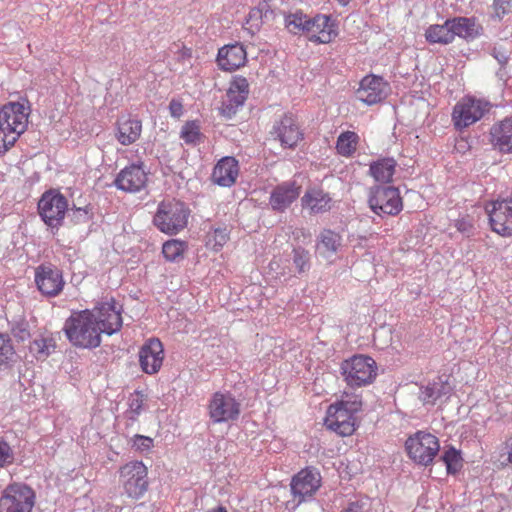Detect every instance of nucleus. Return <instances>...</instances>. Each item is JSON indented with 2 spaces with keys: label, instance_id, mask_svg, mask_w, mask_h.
<instances>
[{
  "label": "nucleus",
  "instance_id": "9",
  "mask_svg": "<svg viewBox=\"0 0 512 512\" xmlns=\"http://www.w3.org/2000/svg\"><path fill=\"white\" fill-rule=\"evenodd\" d=\"M67 209L66 197L56 190L44 192L38 201L39 216L52 230H58L62 226Z\"/></svg>",
  "mask_w": 512,
  "mask_h": 512
},
{
  "label": "nucleus",
  "instance_id": "31",
  "mask_svg": "<svg viewBox=\"0 0 512 512\" xmlns=\"http://www.w3.org/2000/svg\"><path fill=\"white\" fill-rule=\"evenodd\" d=\"M342 246V236L340 233L323 229L316 239V250L324 257L336 254Z\"/></svg>",
  "mask_w": 512,
  "mask_h": 512
},
{
  "label": "nucleus",
  "instance_id": "43",
  "mask_svg": "<svg viewBox=\"0 0 512 512\" xmlns=\"http://www.w3.org/2000/svg\"><path fill=\"white\" fill-rule=\"evenodd\" d=\"M229 230L226 226L214 228L207 235V246L215 251H219L229 240Z\"/></svg>",
  "mask_w": 512,
  "mask_h": 512
},
{
  "label": "nucleus",
  "instance_id": "46",
  "mask_svg": "<svg viewBox=\"0 0 512 512\" xmlns=\"http://www.w3.org/2000/svg\"><path fill=\"white\" fill-rule=\"evenodd\" d=\"M131 443L132 449L140 453H147L154 446L152 438L140 434L134 435Z\"/></svg>",
  "mask_w": 512,
  "mask_h": 512
},
{
  "label": "nucleus",
  "instance_id": "17",
  "mask_svg": "<svg viewBox=\"0 0 512 512\" xmlns=\"http://www.w3.org/2000/svg\"><path fill=\"white\" fill-rule=\"evenodd\" d=\"M164 361V347L158 338L147 339L139 350L141 370L148 375L158 373Z\"/></svg>",
  "mask_w": 512,
  "mask_h": 512
},
{
  "label": "nucleus",
  "instance_id": "26",
  "mask_svg": "<svg viewBox=\"0 0 512 512\" xmlns=\"http://www.w3.org/2000/svg\"><path fill=\"white\" fill-rule=\"evenodd\" d=\"M490 141L501 153H512V116L506 117L491 127Z\"/></svg>",
  "mask_w": 512,
  "mask_h": 512
},
{
  "label": "nucleus",
  "instance_id": "18",
  "mask_svg": "<svg viewBox=\"0 0 512 512\" xmlns=\"http://www.w3.org/2000/svg\"><path fill=\"white\" fill-rule=\"evenodd\" d=\"M147 172L142 163H133L124 167L116 176L114 185L117 189L136 193L141 191L147 183Z\"/></svg>",
  "mask_w": 512,
  "mask_h": 512
},
{
  "label": "nucleus",
  "instance_id": "33",
  "mask_svg": "<svg viewBox=\"0 0 512 512\" xmlns=\"http://www.w3.org/2000/svg\"><path fill=\"white\" fill-rule=\"evenodd\" d=\"M426 41L430 44L447 45L453 42V36L450 26L447 25V20L444 24L430 25L425 31Z\"/></svg>",
  "mask_w": 512,
  "mask_h": 512
},
{
  "label": "nucleus",
  "instance_id": "8",
  "mask_svg": "<svg viewBox=\"0 0 512 512\" xmlns=\"http://www.w3.org/2000/svg\"><path fill=\"white\" fill-rule=\"evenodd\" d=\"M35 500V492L30 486L11 483L1 493L0 512H32Z\"/></svg>",
  "mask_w": 512,
  "mask_h": 512
},
{
  "label": "nucleus",
  "instance_id": "55",
  "mask_svg": "<svg viewBox=\"0 0 512 512\" xmlns=\"http://www.w3.org/2000/svg\"><path fill=\"white\" fill-rule=\"evenodd\" d=\"M206 512H228V510L224 506L219 505L217 507L208 509Z\"/></svg>",
  "mask_w": 512,
  "mask_h": 512
},
{
  "label": "nucleus",
  "instance_id": "15",
  "mask_svg": "<svg viewBox=\"0 0 512 512\" xmlns=\"http://www.w3.org/2000/svg\"><path fill=\"white\" fill-rule=\"evenodd\" d=\"M485 210L495 233L503 237L512 236V199L492 201L486 205Z\"/></svg>",
  "mask_w": 512,
  "mask_h": 512
},
{
  "label": "nucleus",
  "instance_id": "47",
  "mask_svg": "<svg viewBox=\"0 0 512 512\" xmlns=\"http://www.w3.org/2000/svg\"><path fill=\"white\" fill-rule=\"evenodd\" d=\"M14 461V452L9 443L0 434V468L11 465Z\"/></svg>",
  "mask_w": 512,
  "mask_h": 512
},
{
  "label": "nucleus",
  "instance_id": "7",
  "mask_svg": "<svg viewBox=\"0 0 512 512\" xmlns=\"http://www.w3.org/2000/svg\"><path fill=\"white\" fill-rule=\"evenodd\" d=\"M119 481L124 493L129 498L138 500L148 490V469L142 461H130L120 467Z\"/></svg>",
  "mask_w": 512,
  "mask_h": 512
},
{
  "label": "nucleus",
  "instance_id": "27",
  "mask_svg": "<svg viewBox=\"0 0 512 512\" xmlns=\"http://www.w3.org/2000/svg\"><path fill=\"white\" fill-rule=\"evenodd\" d=\"M56 347V340L52 333L45 331L33 336L29 343L28 350L36 360L43 361L55 351Z\"/></svg>",
  "mask_w": 512,
  "mask_h": 512
},
{
  "label": "nucleus",
  "instance_id": "39",
  "mask_svg": "<svg viewBox=\"0 0 512 512\" xmlns=\"http://www.w3.org/2000/svg\"><path fill=\"white\" fill-rule=\"evenodd\" d=\"M16 351L10 336L0 333V367H9L15 361Z\"/></svg>",
  "mask_w": 512,
  "mask_h": 512
},
{
  "label": "nucleus",
  "instance_id": "44",
  "mask_svg": "<svg viewBox=\"0 0 512 512\" xmlns=\"http://www.w3.org/2000/svg\"><path fill=\"white\" fill-rule=\"evenodd\" d=\"M310 253L305 248L298 246L292 250L293 264L299 274L307 272L311 267Z\"/></svg>",
  "mask_w": 512,
  "mask_h": 512
},
{
  "label": "nucleus",
  "instance_id": "41",
  "mask_svg": "<svg viewBox=\"0 0 512 512\" xmlns=\"http://www.w3.org/2000/svg\"><path fill=\"white\" fill-rule=\"evenodd\" d=\"M11 334L17 342H24L31 338L30 324L24 317H16L9 321Z\"/></svg>",
  "mask_w": 512,
  "mask_h": 512
},
{
  "label": "nucleus",
  "instance_id": "45",
  "mask_svg": "<svg viewBox=\"0 0 512 512\" xmlns=\"http://www.w3.org/2000/svg\"><path fill=\"white\" fill-rule=\"evenodd\" d=\"M491 8V19L500 22L511 12L512 0H493Z\"/></svg>",
  "mask_w": 512,
  "mask_h": 512
},
{
  "label": "nucleus",
  "instance_id": "22",
  "mask_svg": "<svg viewBox=\"0 0 512 512\" xmlns=\"http://www.w3.org/2000/svg\"><path fill=\"white\" fill-rule=\"evenodd\" d=\"M301 187L296 181H285L276 185L270 193L269 205L273 211L284 212L297 200Z\"/></svg>",
  "mask_w": 512,
  "mask_h": 512
},
{
  "label": "nucleus",
  "instance_id": "4",
  "mask_svg": "<svg viewBox=\"0 0 512 512\" xmlns=\"http://www.w3.org/2000/svg\"><path fill=\"white\" fill-rule=\"evenodd\" d=\"M190 209L179 200H163L153 216L154 226L162 233L176 235L188 225Z\"/></svg>",
  "mask_w": 512,
  "mask_h": 512
},
{
  "label": "nucleus",
  "instance_id": "40",
  "mask_svg": "<svg viewBox=\"0 0 512 512\" xmlns=\"http://www.w3.org/2000/svg\"><path fill=\"white\" fill-rule=\"evenodd\" d=\"M445 385L438 382L429 383L420 389V400L424 404H435L445 394Z\"/></svg>",
  "mask_w": 512,
  "mask_h": 512
},
{
  "label": "nucleus",
  "instance_id": "5",
  "mask_svg": "<svg viewBox=\"0 0 512 512\" xmlns=\"http://www.w3.org/2000/svg\"><path fill=\"white\" fill-rule=\"evenodd\" d=\"M340 372L349 387L360 388L374 382L378 366L372 357L356 354L341 363Z\"/></svg>",
  "mask_w": 512,
  "mask_h": 512
},
{
  "label": "nucleus",
  "instance_id": "12",
  "mask_svg": "<svg viewBox=\"0 0 512 512\" xmlns=\"http://www.w3.org/2000/svg\"><path fill=\"white\" fill-rule=\"evenodd\" d=\"M321 484V474L315 467H305L295 474L292 477L290 487L293 497L298 501L293 508L297 507L302 502L313 499L314 495L321 487Z\"/></svg>",
  "mask_w": 512,
  "mask_h": 512
},
{
  "label": "nucleus",
  "instance_id": "38",
  "mask_svg": "<svg viewBox=\"0 0 512 512\" xmlns=\"http://www.w3.org/2000/svg\"><path fill=\"white\" fill-rule=\"evenodd\" d=\"M187 250V243L178 239L168 240L163 244L162 253L167 261L178 262Z\"/></svg>",
  "mask_w": 512,
  "mask_h": 512
},
{
  "label": "nucleus",
  "instance_id": "51",
  "mask_svg": "<svg viewBox=\"0 0 512 512\" xmlns=\"http://www.w3.org/2000/svg\"><path fill=\"white\" fill-rule=\"evenodd\" d=\"M455 227L459 232L466 236H470L474 230L472 222L467 218H461L456 220Z\"/></svg>",
  "mask_w": 512,
  "mask_h": 512
},
{
  "label": "nucleus",
  "instance_id": "32",
  "mask_svg": "<svg viewBox=\"0 0 512 512\" xmlns=\"http://www.w3.org/2000/svg\"><path fill=\"white\" fill-rule=\"evenodd\" d=\"M309 16L301 10L284 14V26L293 35L306 34Z\"/></svg>",
  "mask_w": 512,
  "mask_h": 512
},
{
  "label": "nucleus",
  "instance_id": "11",
  "mask_svg": "<svg viewBox=\"0 0 512 512\" xmlns=\"http://www.w3.org/2000/svg\"><path fill=\"white\" fill-rule=\"evenodd\" d=\"M371 210L379 215H398L403 209L398 188L393 186H375L371 189L369 200Z\"/></svg>",
  "mask_w": 512,
  "mask_h": 512
},
{
  "label": "nucleus",
  "instance_id": "13",
  "mask_svg": "<svg viewBox=\"0 0 512 512\" xmlns=\"http://www.w3.org/2000/svg\"><path fill=\"white\" fill-rule=\"evenodd\" d=\"M269 134L273 140L280 143L283 149L294 150L304 139L303 131L296 118L290 113L284 114L279 120H276Z\"/></svg>",
  "mask_w": 512,
  "mask_h": 512
},
{
  "label": "nucleus",
  "instance_id": "3",
  "mask_svg": "<svg viewBox=\"0 0 512 512\" xmlns=\"http://www.w3.org/2000/svg\"><path fill=\"white\" fill-rule=\"evenodd\" d=\"M30 107L20 102H8L0 109V155L17 142L28 127Z\"/></svg>",
  "mask_w": 512,
  "mask_h": 512
},
{
  "label": "nucleus",
  "instance_id": "29",
  "mask_svg": "<svg viewBox=\"0 0 512 512\" xmlns=\"http://www.w3.org/2000/svg\"><path fill=\"white\" fill-rule=\"evenodd\" d=\"M142 131V123L134 118H120L117 123L116 138L124 146L136 142Z\"/></svg>",
  "mask_w": 512,
  "mask_h": 512
},
{
  "label": "nucleus",
  "instance_id": "16",
  "mask_svg": "<svg viewBox=\"0 0 512 512\" xmlns=\"http://www.w3.org/2000/svg\"><path fill=\"white\" fill-rule=\"evenodd\" d=\"M34 280L38 290L46 297L58 296L65 284L62 271L51 264L38 266L35 270Z\"/></svg>",
  "mask_w": 512,
  "mask_h": 512
},
{
  "label": "nucleus",
  "instance_id": "6",
  "mask_svg": "<svg viewBox=\"0 0 512 512\" xmlns=\"http://www.w3.org/2000/svg\"><path fill=\"white\" fill-rule=\"evenodd\" d=\"M408 457L416 464L429 466L440 450L439 439L427 431H417L405 441Z\"/></svg>",
  "mask_w": 512,
  "mask_h": 512
},
{
  "label": "nucleus",
  "instance_id": "25",
  "mask_svg": "<svg viewBox=\"0 0 512 512\" xmlns=\"http://www.w3.org/2000/svg\"><path fill=\"white\" fill-rule=\"evenodd\" d=\"M247 62V52L240 43L226 45L219 49L217 63L221 70L235 71Z\"/></svg>",
  "mask_w": 512,
  "mask_h": 512
},
{
  "label": "nucleus",
  "instance_id": "19",
  "mask_svg": "<svg viewBox=\"0 0 512 512\" xmlns=\"http://www.w3.org/2000/svg\"><path fill=\"white\" fill-rule=\"evenodd\" d=\"M249 94V83L245 77L235 76L226 93V99L222 102L221 113L226 117H232L242 107Z\"/></svg>",
  "mask_w": 512,
  "mask_h": 512
},
{
  "label": "nucleus",
  "instance_id": "10",
  "mask_svg": "<svg viewBox=\"0 0 512 512\" xmlns=\"http://www.w3.org/2000/svg\"><path fill=\"white\" fill-rule=\"evenodd\" d=\"M490 110L488 101L472 96L462 98L453 108L452 122L456 130H463L483 118Z\"/></svg>",
  "mask_w": 512,
  "mask_h": 512
},
{
  "label": "nucleus",
  "instance_id": "20",
  "mask_svg": "<svg viewBox=\"0 0 512 512\" xmlns=\"http://www.w3.org/2000/svg\"><path fill=\"white\" fill-rule=\"evenodd\" d=\"M388 83L381 76L367 75L360 81L357 98L367 105L383 101L388 95Z\"/></svg>",
  "mask_w": 512,
  "mask_h": 512
},
{
  "label": "nucleus",
  "instance_id": "52",
  "mask_svg": "<svg viewBox=\"0 0 512 512\" xmlns=\"http://www.w3.org/2000/svg\"><path fill=\"white\" fill-rule=\"evenodd\" d=\"M169 112L173 118H180L184 113L182 101L180 99L173 98L169 103Z\"/></svg>",
  "mask_w": 512,
  "mask_h": 512
},
{
  "label": "nucleus",
  "instance_id": "35",
  "mask_svg": "<svg viewBox=\"0 0 512 512\" xmlns=\"http://www.w3.org/2000/svg\"><path fill=\"white\" fill-rule=\"evenodd\" d=\"M145 401L146 396L142 391L135 390L131 393L128 397V408L124 412V417L131 423L137 421L141 413L144 411Z\"/></svg>",
  "mask_w": 512,
  "mask_h": 512
},
{
  "label": "nucleus",
  "instance_id": "24",
  "mask_svg": "<svg viewBox=\"0 0 512 512\" xmlns=\"http://www.w3.org/2000/svg\"><path fill=\"white\" fill-rule=\"evenodd\" d=\"M447 25L450 26L453 39L457 36L466 41H472L480 37L484 32L483 26L474 16L450 18L447 19Z\"/></svg>",
  "mask_w": 512,
  "mask_h": 512
},
{
  "label": "nucleus",
  "instance_id": "53",
  "mask_svg": "<svg viewBox=\"0 0 512 512\" xmlns=\"http://www.w3.org/2000/svg\"><path fill=\"white\" fill-rule=\"evenodd\" d=\"M494 59L497 60V62L501 65V66H505L509 60V55L507 54V52L505 50H503L502 48L500 47H496L494 46L492 49H491V53H490Z\"/></svg>",
  "mask_w": 512,
  "mask_h": 512
},
{
  "label": "nucleus",
  "instance_id": "42",
  "mask_svg": "<svg viewBox=\"0 0 512 512\" xmlns=\"http://www.w3.org/2000/svg\"><path fill=\"white\" fill-rule=\"evenodd\" d=\"M442 461L446 465L448 474H456L463 466V459L460 450L450 447L444 451L441 456Z\"/></svg>",
  "mask_w": 512,
  "mask_h": 512
},
{
  "label": "nucleus",
  "instance_id": "37",
  "mask_svg": "<svg viewBox=\"0 0 512 512\" xmlns=\"http://www.w3.org/2000/svg\"><path fill=\"white\" fill-rule=\"evenodd\" d=\"M180 138L185 144L196 146L203 141L204 135L197 121H187L181 128Z\"/></svg>",
  "mask_w": 512,
  "mask_h": 512
},
{
  "label": "nucleus",
  "instance_id": "50",
  "mask_svg": "<svg viewBox=\"0 0 512 512\" xmlns=\"http://www.w3.org/2000/svg\"><path fill=\"white\" fill-rule=\"evenodd\" d=\"M374 235L370 234L369 236L365 235H358L356 237H352L350 240L353 243L354 248L358 249H371L374 247V244L371 243L373 240Z\"/></svg>",
  "mask_w": 512,
  "mask_h": 512
},
{
  "label": "nucleus",
  "instance_id": "28",
  "mask_svg": "<svg viewBox=\"0 0 512 512\" xmlns=\"http://www.w3.org/2000/svg\"><path fill=\"white\" fill-rule=\"evenodd\" d=\"M302 207L311 214H320L330 210L331 197L321 189H308L301 199Z\"/></svg>",
  "mask_w": 512,
  "mask_h": 512
},
{
  "label": "nucleus",
  "instance_id": "14",
  "mask_svg": "<svg viewBox=\"0 0 512 512\" xmlns=\"http://www.w3.org/2000/svg\"><path fill=\"white\" fill-rule=\"evenodd\" d=\"M208 413L215 424L234 421L240 415V403L229 392H215L209 400Z\"/></svg>",
  "mask_w": 512,
  "mask_h": 512
},
{
  "label": "nucleus",
  "instance_id": "54",
  "mask_svg": "<svg viewBox=\"0 0 512 512\" xmlns=\"http://www.w3.org/2000/svg\"><path fill=\"white\" fill-rule=\"evenodd\" d=\"M74 216L80 222H87L92 217V208L88 205L74 210Z\"/></svg>",
  "mask_w": 512,
  "mask_h": 512
},
{
  "label": "nucleus",
  "instance_id": "2",
  "mask_svg": "<svg viewBox=\"0 0 512 512\" xmlns=\"http://www.w3.org/2000/svg\"><path fill=\"white\" fill-rule=\"evenodd\" d=\"M361 409L360 395L344 393L340 400L329 405L324 424L329 430L342 437L350 436L356 430V415Z\"/></svg>",
  "mask_w": 512,
  "mask_h": 512
},
{
  "label": "nucleus",
  "instance_id": "36",
  "mask_svg": "<svg viewBox=\"0 0 512 512\" xmlns=\"http://www.w3.org/2000/svg\"><path fill=\"white\" fill-rule=\"evenodd\" d=\"M268 12L269 9L267 4H260L251 8L246 17L244 29L247 30L251 35H254L259 31L263 23V18L266 17Z\"/></svg>",
  "mask_w": 512,
  "mask_h": 512
},
{
  "label": "nucleus",
  "instance_id": "56",
  "mask_svg": "<svg viewBox=\"0 0 512 512\" xmlns=\"http://www.w3.org/2000/svg\"><path fill=\"white\" fill-rule=\"evenodd\" d=\"M340 5L347 6L350 0H336Z\"/></svg>",
  "mask_w": 512,
  "mask_h": 512
},
{
  "label": "nucleus",
  "instance_id": "1",
  "mask_svg": "<svg viewBox=\"0 0 512 512\" xmlns=\"http://www.w3.org/2000/svg\"><path fill=\"white\" fill-rule=\"evenodd\" d=\"M121 310L113 298L93 309L73 310L62 330L72 346L95 349L101 345V334L112 335L121 329Z\"/></svg>",
  "mask_w": 512,
  "mask_h": 512
},
{
  "label": "nucleus",
  "instance_id": "48",
  "mask_svg": "<svg viewBox=\"0 0 512 512\" xmlns=\"http://www.w3.org/2000/svg\"><path fill=\"white\" fill-rule=\"evenodd\" d=\"M341 512H372L371 500L367 497L350 502Z\"/></svg>",
  "mask_w": 512,
  "mask_h": 512
},
{
  "label": "nucleus",
  "instance_id": "23",
  "mask_svg": "<svg viewBox=\"0 0 512 512\" xmlns=\"http://www.w3.org/2000/svg\"><path fill=\"white\" fill-rule=\"evenodd\" d=\"M239 162L233 156L221 158L213 168L212 181L221 187H231L239 175Z\"/></svg>",
  "mask_w": 512,
  "mask_h": 512
},
{
  "label": "nucleus",
  "instance_id": "49",
  "mask_svg": "<svg viewBox=\"0 0 512 512\" xmlns=\"http://www.w3.org/2000/svg\"><path fill=\"white\" fill-rule=\"evenodd\" d=\"M500 467H512V436L504 442V452L500 454Z\"/></svg>",
  "mask_w": 512,
  "mask_h": 512
},
{
  "label": "nucleus",
  "instance_id": "30",
  "mask_svg": "<svg viewBox=\"0 0 512 512\" xmlns=\"http://www.w3.org/2000/svg\"><path fill=\"white\" fill-rule=\"evenodd\" d=\"M397 167V162L393 157H381L369 164L370 176L379 183H389L392 181Z\"/></svg>",
  "mask_w": 512,
  "mask_h": 512
},
{
  "label": "nucleus",
  "instance_id": "34",
  "mask_svg": "<svg viewBox=\"0 0 512 512\" xmlns=\"http://www.w3.org/2000/svg\"><path fill=\"white\" fill-rule=\"evenodd\" d=\"M359 136L354 131L342 132L336 141L337 153L343 157H351L357 149Z\"/></svg>",
  "mask_w": 512,
  "mask_h": 512
},
{
  "label": "nucleus",
  "instance_id": "21",
  "mask_svg": "<svg viewBox=\"0 0 512 512\" xmlns=\"http://www.w3.org/2000/svg\"><path fill=\"white\" fill-rule=\"evenodd\" d=\"M308 23V29L305 35L310 42L328 44L332 42L338 34L331 17L328 15L317 14L314 17H309Z\"/></svg>",
  "mask_w": 512,
  "mask_h": 512
}]
</instances>
